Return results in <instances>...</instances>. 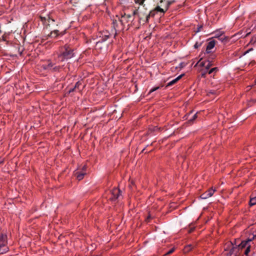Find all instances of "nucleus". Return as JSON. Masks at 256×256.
<instances>
[{
    "instance_id": "obj_1",
    "label": "nucleus",
    "mask_w": 256,
    "mask_h": 256,
    "mask_svg": "<svg viewBox=\"0 0 256 256\" xmlns=\"http://www.w3.org/2000/svg\"><path fill=\"white\" fill-rule=\"evenodd\" d=\"M74 50L70 47V46L66 44L60 48V54L57 58L58 62H62L67 60L74 56Z\"/></svg>"
},
{
    "instance_id": "obj_2",
    "label": "nucleus",
    "mask_w": 256,
    "mask_h": 256,
    "mask_svg": "<svg viewBox=\"0 0 256 256\" xmlns=\"http://www.w3.org/2000/svg\"><path fill=\"white\" fill-rule=\"evenodd\" d=\"M8 237L6 234H0V254H4L9 250L8 246Z\"/></svg>"
},
{
    "instance_id": "obj_3",
    "label": "nucleus",
    "mask_w": 256,
    "mask_h": 256,
    "mask_svg": "<svg viewBox=\"0 0 256 256\" xmlns=\"http://www.w3.org/2000/svg\"><path fill=\"white\" fill-rule=\"evenodd\" d=\"M122 192L120 188H114L110 191L111 196L110 197L109 200L112 202L116 201L120 196L122 195Z\"/></svg>"
},
{
    "instance_id": "obj_4",
    "label": "nucleus",
    "mask_w": 256,
    "mask_h": 256,
    "mask_svg": "<svg viewBox=\"0 0 256 256\" xmlns=\"http://www.w3.org/2000/svg\"><path fill=\"white\" fill-rule=\"evenodd\" d=\"M134 18H132V16L130 14H122L120 19V22L122 25H124L126 23L132 21Z\"/></svg>"
},
{
    "instance_id": "obj_5",
    "label": "nucleus",
    "mask_w": 256,
    "mask_h": 256,
    "mask_svg": "<svg viewBox=\"0 0 256 256\" xmlns=\"http://www.w3.org/2000/svg\"><path fill=\"white\" fill-rule=\"evenodd\" d=\"M216 191V190L214 188V189L212 187L208 189L206 191L204 192L202 194L200 197L202 199H206L210 196H212L214 192Z\"/></svg>"
},
{
    "instance_id": "obj_6",
    "label": "nucleus",
    "mask_w": 256,
    "mask_h": 256,
    "mask_svg": "<svg viewBox=\"0 0 256 256\" xmlns=\"http://www.w3.org/2000/svg\"><path fill=\"white\" fill-rule=\"evenodd\" d=\"M64 32H60L58 30H54L48 35L43 36L42 40H48L49 38H56L59 35L62 36Z\"/></svg>"
},
{
    "instance_id": "obj_7",
    "label": "nucleus",
    "mask_w": 256,
    "mask_h": 256,
    "mask_svg": "<svg viewBox=\"0 0 256 256\" xmlns=\"http://www.w3.org/2000/svg\"><path fill=\"white\" fill-rule=\"evenodd\" d=\"M156 7H159L160 8L164 10V12H161L163 14L168 10L169 8L168 5L166 3V0H160L157 4Z\"/></svg>"
},
{
    "instance_id": "obj_8",
    "label": "nucleus",
    "mask_w": 256,
    "mask_h": 256,
    "mask_svg": "<svg viewBox=\"0 0 256 256\" xmlns=\"http://www.w3.org/2000/svg\"><path fill=\"white\" fill-rule=\"evenodd\" d=\"M193 113H186L184 116V118H185V120H188V122L190 124L191 122H192L197 118V114L195 113L194 115L191 116L192 114Z\"/></svg>"
},
{
    "instance_id": "obj_9",
    "label": "nucleus",
    "mask_w": 256,
    "mask_h": 256,
    "mask_svg": "<svg viewBox=\"0 0 256 256\" xmlns=\"http://www.w3.org/2000/svg\"><path fill=\"white\" fill-rule=\"evenodd\" d=\"M54 64H52L51 62L48 61L46 64L43 65V68L45 70H51L53 69L54 71L58 70L59 69V67L58 66H54Z\"/></svg>"
},
{
    "instance_id": "obj_10",
    "label": "nucleus",
    "mask_w": 256,
    "mask_h": 256,
    "mask_svg": "<svg viewBox=\"0 0 256 256\" xmlns=\"http://www.w3.org/2000/svg\"><path fill=\"white\" fill-rule=\"evenodd\" d=\"M216 42L214 40H212L208 43L206 50L207 54L210 52V50L214 48Z\"/></svg>"
},
{
    "instance_id": "obj_11",
    "label": "nucleus",
    "mask_w": 256,
    "mask_h": 256,
    "mask_svg": "<svg viewBox=\"0 0 256 256\" xmlns=\"http://www.w3.org/2000/svg\"><path fill=\"white\" fill-rule=\"evenodd\" d=\"M86 174V172L82 171H78L74 172V176L78 180L83 179L84 176Z\"/></svg>"
},
{
    "instance_id": "obj_12",
    "label": "nucleus",
    "mask_w": 256,
    "mask_h": 256,
    "mask_svg": "<svg viewBox=\"0 0 256 256\" xmlns=\"http://www.w3.org/2000/svg\"><path fill=\"white\" fill-rule=\"evenodd\" d=\"M164 12V10L160 8L159 7H156L154 10H151L149 13L150 14V16H151L153 18L158 12Z\"/></svg>"
},
{
    "instance_id": "obj_13",
    "label": "nucleus",
    "mask_w": 256,
    "mask_h": 256,
    "mask_svg": "<svg viewBox=\"0 0 256 256\" xmlns=\"http://www.w3.org/2000/svg\"><path fill=\"white\" fill-rule=\"evenodd\" d=\"M182 76H183V74H181V75L179 76H178L176 78H174V80H173L172 81L168 82L166 84V88L170 86L174 85V84H175L182 77Z\"/></svg>"
},
{
    "instance_id": "obj_14",
    "label": "nucleus",
    "mask_w": 256,
    "mask_h": 256,
    "mask_svg": "<svg viewBox=\"0 0 256 256\" xmlns=\"http://www.w3.org/2000/svg\"><path fill=\"white\" fill-rule=\"evenodd\" d=\"M110 37V34L108 32H103L102 33L100 34V38H101V40L102 42H105L106 40Z\"/></svg>"
},
{
    "instance_id": "obj_15",
    "label": "nucleus",
    "mask_w": 256,
    "mask_h": 256,
    "mask_svg": "<svg viewBox=\"0 0 256 256\" xmlns=\"http://www.w3.org/2000/svg\"><path fill=\"white\" fill-rule=\"evenodd\" d=\"M194 248V246L192 244H188L184 248V253H188L190 252L192 248Z\"/></svg>"
},
{
    "instance_id": "obj_16",
    "label": "nucleus",
    "mask_w": 256,
    "mask_h": 256,
    "mask_svg": "<svg viewBox=\"0 0 256 256\" xmlns=\"http://www.w3.org/2000/svg\"><path fill=\"white\" fill-rule=\"evenodd\" d=\"M216 38L222 42H226L228 40V38L222 35V33H220L219 36H216Z\"/></svg>"
},
{
    "instance_id": "obj_17",
    "label": "nucleus",
    "mask_w": 256,
    "mask_h": 256,
    "mask_svg": "<svg viewBox=\"0 0 256 256\" xmlns=\"http://www.w3.org/2000/svg\"><path fill=\"white\" fill-rule=\"evenodd\" d=\"M160 128L156 126L149 127L147 132L148 134L152 133V132L159 130Z\"/></svg>"
},
{
    "instance_id": "obj_18",
    "label": "nucleus",
    "mask_w": 256,
    "mask_h": 256,
    "mask_svg": "<svg viewBox=\"0 0 256 256\" xmlns=\"http://www.w3.org/2000/svg\"><path fill=\"white\" fill-rule=\"evenodd\" d=\"M206 70H208L211 66H213L214 65L213 62H210L208 60H206Z\"/></svg>"
},
{
    "instance_id": "obj_19",
    "label": "nucleus",
    "mask_w": 256,
    "mask_h": 256,
    "mask_svg": "<svg viewBox=\"0 0 256 256\" xmlns=\"http://www.w3.org/2000/svg\"><path fill=\"white\" fill-rule=\"evenodd\" d=\"M247 244H248L247 242H246L245 240H242V241L240 244L238 245V247L240 249H242V248H246L247 246Z\"/></svg>"
},
{
    "instance_id": "obj_20",
    "label": "nucleus",
    "mask_w": 256,
    "mask_h": 256,
    "mask_svg": "<svg viewBox=\"0 0 256 256\" xmlns=\"http://www.w3.org/2000/svg\"><path fill=\"white\" fill-rule=\"evenodd\" d=\"M255 204H256V196L254 198H250V206H254Z\"/></svg>"
},
{
    "instance_id": "obj_21",
    "label": "nucleus",
    "mask_w": 256,
    "mask_h": 256,
    "mask_svg": "<svg viewBox=\"0 0 256 256\" xmlns=\"http://www.w3.org/2000/svg\"><path fill=\"white\" fill-rule=\"evenodd\" d=\"M218 71V68L217 67H215L214 68H211L208 71V74H212V73H216Z\"/></svg>"
},
{
    "instance_id": "obj_22",
    "label": "nucleus",
    "mask_w": 256,
    "mask_h": 256,
    "mask_svg": "<svg viewBox=\"0 0 256 256\" xmlns=\"http://www.w3.org/2000/svg\"><path fill=\"white\" fill-rule=\"evenodd\" d=\"M216 56L214 54H210L208 58H207V60L210 61L212 62H213V60L215 58Z\"/></svg>"
},
{
    "instance_id": "obj_23",
    "label": "nucleus",
    "mask_w": 256,
    "mask_h": 256,
    "mask_svg": "<svg viewBox=\"0 0 256 256\" xmlns=\"http://www.w3.org/2000/svg\"><path fill=\"white\" fill-rule=\"evenodd\" d=\"M250 248H251V246L250 244L246 247V250H245L244 252V254L246 256H248L249 252H250Z\"/></svg>"
},
{
    "instance_id": "obj_24",
    "label": "nucleus",
    "mask_w": 256,
    "mask_h": 256,
    "mask_svg": "<svg viewBox=\"0 0 256 256\" xmlns=\"http://www.w3.org/2000/svg\"><path fill=\"white\" fill-rule=\"evenodd\" d=\"M236 248V247L233 246L229 251L228 253L226 256H232V254L234 253V250Z\"/></svg>"
},
{
    "instance_id": "obj_25",
    "label": "nucleus",
    "mask_w": 256,
    "mask_h": 256,
    "mask_svg": "<svg viewBox=\"0 0 256 256\" xmlns=\"http://www.w3.org/2000/svg\"><path fill=\"white\" fill-rule=\"evenodd\" d=\"M104 42H102L101 40H100L98 42L96 43V47L98 48H102V44Z\"/></svg>"
},
{
    "instance_id": "obj_26",
    "label": "nucleus",
    "mask_w": 256,
    "mask_h": 256,
    "mask_svg": "<svg viewBox=\"0 0 256 256\" xmlns=\"http://www.w3.org/2000/svg\"><path fill=\"white\" fill-rule=\"evenodd\" d=\"M82 85V82L80 81L76 82L74 86V88L76 90H80V86Z\"/></svg>"
},
{
    "instance_id": "obj_27",
    "label": "nucleus",
    "mask_w": 256,
    "mask_h": 256,
    "mask_svg": "<svg viewBox=\"0 0 256 256\" xmlns=\"http://www.w3.org/2000/svg\"><path fill=\"white\" fill-rule=\"evenodd\" d=\"M202 60V58H200V60L198 61V63H200V66H204V67L206 68V60L201 62Z\"/></svg>"
},
{
    "instance_id": "obj_28",
    "label": "nucleus",
    "mask_w": 256,
    "mask_h": 256,
    "mask_svg": "<svg viewBox=\"0 0 256 256\" xmlns=\"http://www.w3.org/2000/svg\"><path fill=\"white\" fill-rule=\"evenodd\" d=\"M208 70H202L201 73V76L202 78H205L206 77V74L208 73Z\"/></svg>"
},
{
    "instance_id": "obj_29",
    "label": "nucleus",
    "mask_w": 256,
    "mask_h": 256,
    "mask_svg": "<svg viewBox=\"0 0 256 256\" xmlns=\"http://www.w3.org/2000/svg\"><path fill=\"white\" fill-rule=\"evenodd\" d=\"M174 251V248H171L170 250H169L167 252H166L164 254V256H168V255L170 254H172Z\"/></svg>"
},
{
    "instance_id": "obj_30",
    "label": "nucleus",
    "mask_w": 256,
    "mask_h": 256,
    "mask_svg": "<svg viewBox=\"0 0 256 256\" xmlns=\"http://www.w3.org/2000/svg\"><path fill=\"white\" fill-rule=\"evenodd\" d=\"M166 2L168 5V8H170V5H172V4H173L174 3L176 2V0H166Z\"/></svg>"
},
{
    "instance_id": "obj_31",
    "label": "nucleus",
    "mask_w": 256,
    "mask_h": 256,
    "mask_svg": "<svg viewBox=\"0 0 256 256\" xmlns=\"http://www.w3.org/2000/svg\"><path fill=\"white\" fill-rule=\"evenodd\" d=\"M152 17L151 16H150V13L146 16L145 20H144L145 23H148L149 22L150 18Z\"/></svg>"
},
{
    "instance_id": "obj_32",
    "label": "nucleus",
    "mask_w": 256,
    "mask_h": 256,
    "mask_svg": "<svg viewBox=\"0 0 256 256\" xmlns=\"http://www.w3.org/2000/svg\"><path fill=\"white\" fill-rule=\"evenodd\" d=\"M152 219V217H151V216H150V212H148V216L146 217V218L145 220V221L146 222H149L150 220Z\"/></svg>"
},
{
    "instance_id": "obj_33",
    "label": "nucleus",
    "mask_w": 256,
    "mask_h": 256,
    "mask_svg": "<svg viewBox=\"0 0 256 256\" xmlns=\"http://www.w3.org/2000/svg\"><path fill=\"white\" fill-rule=\"evenodd\" d=\"M159 88H160V87H159V86L154 87V88H152V89L150 90L149 93H151V92H154V91L156 90H158Z\"/></svg>"
},
{
    "instance_id": "obj_34",
    "label": "nucleus",
    "mask_w": 256,
    "mask_h": 256,
    "mask_svg": "<svg viewBox=\"0 0 256 256\" xmlns=\"http://www.w3.org/2000/svg\"><path fill=\"white\" fill-rule=\"evenodd\" d=\"M112 24H113V26H114V28L116 29V27L117 26V25H118L116 20H114Z\"/></svg>"
},
{
    "instance_id": "obj_35",
    "label": "nucleus",
    "mask_w": 256,
    "mask_h": 256,
    "mask_svg": "<svg viewBox=\"0 0 256 256\" xmlns=\"http://www.w3.org/2000/svg\"><path fill=\"white\" fill-rule=\"evenodd\" d=\"M86 168H87V166L86 165L84 166L82 171L86 172Z\"/></svg>"
},
{
    "instance_id": "obj_36",
    "label": "nucleus",
    "mask_w": 256,
    "mask_h": 256,
    "mask_svg": "<svg viewBox=\"0 0 256 256\" xmlns=\"http://www.w3.org/2000/svg\"><path fill=\"white\" fill-rule=\"evenodd\" d=\"M76 90V88H74H74H70L68 92L69 93H70L72 92H74V90Z\"/></svg>"
},
{
    "instance_id": "obj_37",
    "label": "nucleus",
    "mask_w": 256,
    "mask_h": 256,
    "mask_svg": "<svg viewBox=\"0 0 256 256\" xmlns=\"http://www.w3.org/2000/svg\"><path fill=\"white\" fill-rule=\"evenodd\" d=\"M200 44H198V42H196L194 46L195 48H198V46H200Z\"/></svg>"
},
{
    "instance_id": "obj_38",
    "label": "nucleus",
    "mask_w": 256,
    "mask_h": 256,
    "mask_svg": "<svg viewBox=\"0 0 256 256\" xmlns=\"http://www.w3.org/2000/svg\"><path fill=\"white\" fill-rule=\"evenodd\" d=\"M4 162V159L2 158H0V164H3Z\"/></svg>"
},
{
    "instance_id": "obj_39",
    "label": "nucleus",
    "mask_w": 256,
    "mask_h": 256,
    "mask_svg": "<svg viewBox=\"0 0 256 256\" xmlns=\"http://www.w3.org/2000/svg\"><path fill=\"white\" fill-rule=\"evenodd\" d=\"M254 240H252V238H248L246 240H245L246 242H247V244H248V242H252V241Z\"/></svg>"
},
{
    "instance_id": "obj_40",
    "label": "nucleus",
    "mask_w": 256,
    "mask_h": 256,
    "mask_svg": "<svg viewBox=\"0 0 256 256\" xmlns=\"http://www.w3.org/2000/svg\"><path fill=\"white\" fill-rule=\"evenodd\" d=\"M144 0H141L140 2V4L144 6Z\"/></svg>"
},
{
    "instance_id": "obj_41",
    "label": "nucleus",
    "mask_w": 256,
    "mask_h": 256,
    "mask_svg": "<svg viewBox=\"0 0 256 256\" xmlns=\"http://www.w3.org/2000/svg\"><path fill=\"white\" fill-rule=\"evenodd\" d=\"M202 26H200L198 28V30L196 31V32H198L200 30V29L202 28Z\"/></svg>"
},
{
    "instance_id": "obj_42",
    "label": "nucleus",
    "mask_w": 256,
    "mask_h": 256,
    "mask_svg": "<svg viewBox=\"0 0 256 256\" xmlns=\"http://www.w3.org/2000/svg\"><path fill=\"white\" fill-rule=\"evenodd\" d=\"M134 1L136 4H140L141 0H134Z\"/></svg>"
},
{
    "instance_id": "obj_43",
    "label": "nucleus",
    "mask_w": 256,
    "mask_h": 256,
    "mask_svg": "<svg viewBox=\"0 0 256 256\" xmlns=\"http://www.w3.org/2000/svg\"><path fill=\"white\" fill-rule=\"evenodd\" d=\"M194 230V228H190V229L189 230V231H188L189 233L192 232Z\"/></svg>"
},
{
    "instance_id": "obj_44",
    "label": "nucleus",
    "mask_w": 256,
    "mask_h": 256,
    "mask_svg": "<svg viewBox=\"0 0 256 256\" xmlns=\"http://www.w3.org/2000/svg\"><path fill=\"white\" fill-rule=\"evenodd\" d=\"M137 14V10H134V12H133V15L134 16L136 14Z\"/></svg>"
},
{
    "instance_id": "obj_45",
    "label": "nucleus",
    "mask_w": 256,
    "mask_h": 256,
    "mask_svg": "<svg viewBox=\"0 0 256 256\" xmlns=\"http://www.w3.org/2000/svg\"><path fill=\"white\" fill-rule=\"evenodd\" d=\"M220 34H216L215 35V37L216 38L217 36H219Z\"/></svg>"
},
{
    "instance_id": "obj_46",
    "label": "nucleus",
    "mask_w": 256,
    "mask_h": 256,
    "mask_svg": "<svg viewBox=\"0 0 256 256\" xmlns=\"http://www.w3.org/2000/svg\"><path fill=\"white\" fill-rule=\"evenodd\" d=\"M144 150H145V148H144V149L142 150V152H144Z\"/></svg>"
},
{
    "instance_id": "obj_47",
    "label": "nucleus",
    "mask_w": 256,
    "mask_h": 256,
    "mask_svg": "<svg viewBox=\"0 0 256 256\" xmlns=\"http://www.w3.org/2000/svg\"><path fill=\"white\" fill-rule=\"evenodd\" d=\"M112 112H116V110H114Z\"/></svg>"
},
{
    "instance_id": "obj_48",
    "label": "nucleus",
    "mask_w": 256,
    "mask_h": 256,
    "mask_svg": "<svg viewBox=\"0 0 256 256\" xmlns=\"http://www.w3.org/2000/svg\"><path fill=\"white\" fill-rule=\"evenodd\" d=\"M248 105H250V106H251L250 102H249Z\"/></svg>"
}]
</instances>
